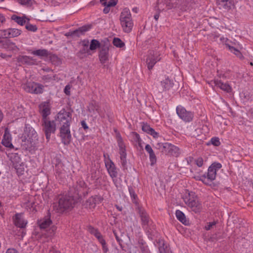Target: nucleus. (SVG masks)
Instances as JSON below:
<instances>
[{
	"instance_id": "1",
	"label": "nucleus",
	"mask_w": 253,
	"mask_h": 253,
	"mask_svg": "<svg viewBox=\"0 0 253 253\" xmlns=\"http://www.w3.org/2000/svg\"><path fill=\"white\" fill-rule=\"evenodd\" d=\"M22 145L26 148H30L37 143L38 134L35 130L31 126H25L24 131L21 136Z\"/></svg>"
},
{
	"instance_id": "2",
	"label": "nucleus",
	"mask_w": 253,
	"mask_h": 253,
	"mask_svg": "<svg viewBox=\"0 0 253 253\" xmlns=\"http://www.w3.org/2000/svg\"><path fill=\"white\" fill-rule=\"evenodd\" d=\"M182 198L185 203L193 211L195 212H198L200 211L202 208L201 205L194 192L186 190Z\"/></svg>"
},
{
	"instance_id": "3",
	"label": "nucleus",
	"mask_w": 253,
	"mask_h": 253,
	"mask_svg": "<svg viewBox=\"0 0 253 253\" xmlns=\"http://www.w3.org/2000/svg\"><path fill=\"white\" fill-rule=\"evenodd\" d=\"M120 21L124 31L129 32L131 31L133 22L130 11L128 8H126L123 9L121 14Z\"/></svg>"
},
{
	"instance_id": "4",
	"label": "nucleus",
	"mask_w": 253,
	"mask_h": 253,
	"mask_svg": "<svg viewBox=\"0 0 253 253\" xmlns=\"http://www.w3.org/2000/svg\"><path fill=\"white\" fill-rule=\"evenodd\" d=\"M77 202L70 196H62L59 199L58 203L59 212H62L65 210L72 208Z\"/></svg>"
},
{
	"instance_id": "5",
	"label": "nucleus",
	"mask_w": 253,
	"mask_h": 253,
	"mask_svg": "<svg viewBox=\"0 0 253 253\" xmlns=\"http://www.w3.org/2000/svg\"><path fill=\"white\" fill-rule=\"evenodd\" d=\"M55 119L59 122L60 126L70 125L72 122V114L65 109H62L56 115Z\"/></svg>"
},
{
	"instance_id": "6",
	"label": "nucleus",
	"mask_w": 253,
	"mask_h": 253,
	"mask_svg": "<svg viewBox=\"0 0 253 253\" xmlns=\"http://www.w3.org/2000/svg\"><path fill=\"white\" fill-rule=\"evenodd\" d=\"M43 130L45 133L46 139L49 141L51 134L55 133L56 125L54 121H50L45 118L42 125Z\"/></svg>"
},
{
	"instance_id": "7",
	"label": "nucleus",
	"mask_w": 253,
	"mask_h": 253,
	"mask_svg": "<svg viewBox=\"0 0 253 253\" xmlns=\"http://www.w3.org/2000/svg\"><path fill=\"white\" fill-rule=\"evenodd\" d=\"M70 126V125H66L60 126L59 128V136L62 142L65 145H68L72 139Z\"/></svg>"
},
{
	"instance_id": "8",
	"label": "nucleus",
	"mask_w": 253,
	"mask_h": 253,
	"mask_svg": "<svg viewBox=\"0 0 253 253\" xmlns=\"http://www.w3.org/2000/svg\"><path fill=\"white\" fill-rule=\"evenodd\" d=\"M22 88L27 92L32 93H41L43 92V86L34 82H28L22 84Z\"/></svg>"
},
{
	"instance_id": "9",
	"label": "nucleus",
	"mask_w": 253,
	"mask_h": 253,
	"mask_svg": "<svg viewBox=\"0 0 253 253\" xmlns=\"http://www.w3.org/2000/svg\"><path fill=\"white\" fill-rule=\"evenodd\" d=\"M176 113L179 117L185 122H189L192 121L193 115L191 112L187 111L182 106L176 107Z\"/></svg>"
},
{
	"instance_id": "10",
	"label": "nucleus",
	"mask_w": 253,
	"mask_h": 253,
	"mask_svg": "<svg viewBox=\"0 0 253 253\" xmlns=\"http://www.w3.org/2000/svg\"><path fill=\"white\" fill-rule=\"evenodd\" d=\"M160 60L159 54L155 51H150L146 58V64L149 70H151L155 64Z\"/></svg>"
},
{
	"instance_id": "11",
	"label": "nucleus",
	"mask_w": 253,
	"mask_h": 253,
	"mask_svg": "<svg viewBox=\"0 0 253 253\" xmlns=\"http://www.w3.org/2000/svg\"><path fill=\"white\" fill-rule=\"evenodd\" d=\"M105 166L114 183L116 186L118 187V183L117 182V172L114 163L109 159L106 160L105 161Z\"/></svg>"
},
{
	"instance_id": "12",
	"label": "nucleus",
	"mask_w": 253,
	"mask_h": 253,
	"mask_svg": "<svg viewBox=\"0 0 253 253\" xmlns=\"http://www.w3.org/2000/svg\"><path fill=\"white\" fill-rule=\"evenodd\" d=\"M221 168V164L219 163H213L208 169V178L210 181L215 179L216 175V172Z\"/></svg>"
},
{
	"instance_id": "13",
	"label": "nucleus",
	"mask_w": 253,
	"mask_h": 253,
	"mask_svg": "<svg viewBox=\"0 0 253 253\" xmlns=\"http://www.w3.org/2000/svg\"><path fill=\"white\" fill-rule=\"evenodd\" d=\"M40 113L42 114L43 118H46L47 116L50 114L51 104L49 101H44L39 105Z\"/></svg>"
},
{
	"instance_id": "14",
	"label": "nucleus",
	"mask_w": 253,
	"mask_h": 253,
	"mask_svg": "<svg viewBox=\"0 0 253 253\" xmlns=\"http://www.w3.org/2000/svg\"><path fill=\"white\" fill-rule=\"evenodd\" d=\"M2 144L6 147L10 149L14 147L12 144V137L7 128L5 129L3 138L1 141Z\"/></svg>"
},
{
	"instance_id": "15",
	"label": "nucleus",
	"mask_w": 253,
	"mask_h": 253,
	"mask_svg": "<svg viewBox=\"0 0 253 253\" xmlns=\"http://www.w3.org/2000/svg\"><path fill=\"white\" fill-rule=\"evenodd\" d=\"M2 47L13 51H17L18 49L15 43L11 42L7 40L0 39V48Z\"/></svg>"
},
{
	"instance_id": "16",
	"label": "nucleus",
	"mask_w": 253,
	"mask_h": 253,
	"mask_svg": "<svg viewBox=\"0 0 253 253\" xmlns=\"http://www.w3.org/2000/svg\"><path fill=\"white\" fill-rule=\"evenodd\" d=\"M92 234H94L95 236L97 238L99 242L102 246V250L104 253L108 252V249L106 245L104 240L103 239L101 235L99 233L96 229L92 228L90 231Z\"/></svg>"
},
{
	"instance_id": "17",
	"label": "nucleus",
	"mask_w": 253,
	"mask_h": 253,
	"mask_svg": "<svg viewBox=\"0 0 253 253\" xmlns=\"http://www.w3.org/2000/svg\"><path fill=\"white\" fill-rule=\"evenodd\" d=\"M119 146L120 154L121 163L124 167L126 164V153L125 146L124 143L122 142H119Z\"/></svg>"
},
{
	"instance_id": "18",
	"label": "nucleus",
	"mask_w": 253,
	"mask_h": 253,
	"mask_svg": "<svg viewBox=\"0 0 253 253\" xmlns=\"http://www.w3.org/2000/svg\"><path fill=\"white\" fill-rule=\"evenodd\" d=\"M102 5L105 6L103 11L108 13L110 11V7L114 6L117 4L116 0H99Z\"/></svg>"
},
{
	"instance_id": "19",
	"label": "nucleus",
	"mask_w": 253,
	"mask_h": 253,
	"mask_svg": "<svg viewBox=\"0 0 253 253\" xmlns=\"http://www.w3.org/2000/svg\"><path fill=\"white\" fill-rule=\"evenodd\" d=\"M13 219L15 225L20 228H24L27 223L23 218V214H15Z\"/></svg>"
},
{
	"instance_id": "20",
	"label": "nucleus",
	"mask_w": 253,
	"mask_h": 253,
	"mask_svg": "<svg viewBox=\"0 0 253 253\" xmlns=\"http://www.w3.org/2000/svg\"><path fill=\"white\" fill-rule=\"evenodd\" d=\"M102 200V198L98 196L90 197L86 202V206L90 209L94 208L96 204L101 202Z\"/></svg>"
},
{
	"instance_id": "21",
	"label": "nucleus",
	"mask_w": 253,
	"mask_h": 253,
	"mask_svg": "<svg viewBox=\"0 0 253 253\" xmlns=\"http://www.w3.org/2000/svg\"><path fill=\"white\" fill-rule=\"evenodd\" d=\"M156 246L158 248L160 253H172L163 239H159Z\"/></svg>"
},
{
	"instance_id": "22",
	"label": "nucleus",
	"mask_w": 253,
	"mask_h": 253,
	"mask_svg": "<svg viewBox=\"0 0 253 253\" xmlns=\"http://www.w3.org/2000/svg\"><path fill=\"white\" fill-rule=\"evenodd\" d=\"M163 147L165 149L168 150V153L170 155L177 156L179 154V149L177 147L173 145L170 143H165Z\"/></svg>"
},
{
	"instance_id": "23",
	"label": "nucleus",
	"mask_w": 253,
	"mask_h": 253,
	"mask_svg": "<svg viewBox=\"0 0 253 253\" xmlns=\"http://www.w3.org/2000/svg\"><path fill=\"white\" fill-rule=\"evenodd\" d=\"M220 39V41L223 43H224L225 44L227 48H228V49L231 52L234 53L237 56L239 57V58L242 57V55H241L240 51L238 49H237L235 48V47L231 46L228 44V41L227 39V38H224V37H221Z\"/></svg>"
},
{
	"instance_id": "24",
	"label": "nucleus",
	"mask_w": 253,
	"mask_h": 253,
	"mask_svg": "<svg viewBox=\"0 0 253 253\" xmlns=\"http://www.w3.org/2000/svg\"><path fill=\"white\" fill-rule=\"evenodd\" d=\"M38 224L41 229H46L51 224V221L48 216H46L38 221Z\"/></svg>"
},
{
	"instance_id": "25",
	"label": "nucleus",
	"mask_w": 253,
	"mask_h": 253,
	"mask_svg": "<svg viewBox=\"0 0 253 253\" xmlns=\"http://www.w3.org/2000/svg\"><path fill=\"white\" fill-rule=\"evenodd\" d=\"M161 84L163 90H169L172 87L173 81L170 80L168 77H166L161 81Z\"/></svg>"
},
{
	"instance_id": "26",
	"label": "nucleus",
	"mask_w": 253,
	"mask_h": 253,
	"mask_svg": "<svg viewBox=\"0 0 253 253\" xmlns=\"http://www.w3.org/2000/svg\"><path fill=\"white\" fill-rule=\"evenodd\" d=\"M23 206L27 209H30L31 211L35 210V204L33 203V198L32 197H28V199L26 200L23 203Z\"/></svg>"
},
{
	"instance_id": "27",
	"label": "nucleus",
	"mask_w": 253,
	"mask_h": 253,
	"mask_svg": "<svg viewBox=\"0 0 253 253\" xmlns=\"http://www.w3.org/2000/svg\"><path fill=\"white\" fill-rule=\"evenodd\" d=\"M11 19L14 20L15 22L17 23L18 24L20 25H23L25 24L27 21L29 20V18L26 17V16L20 17L16 15H13L11 16Z\"/></svg>"
},
{
	"instance_id": "28",
	"label": "nucleus",
	"mask_w": 253,
	"mask_h": 253,
	"mask_svg": "<svg viewBox=\"0 0 253 253\" xmlns=\"http://www.w3.org/2000/svg\"><path fill=\"white\" fill-rule=\"evenodd\" d=\"M218 5L220 8L229 9L232 7L233 4L232 0H221L218 3Z\"/></svg>"
},
{
	"instance_id": "29",
	"label": "nucleus",
	"mask_w": 253,
	"mask_h": 253,
	"mask_svg": "<svg viewBox=\"0 0 253 253\" xmlns=\"http://www.w3.org/2000/svg\"><path fill=\"white\" fill-rule=\"evenodd\" d=\"M214 83L217 87L220 88V89L224 91L229 92L231 90L230 86L228 84L223 83L220 81H215L214 82Z\"/></svg>"
},
{
	"instance_id": "30",
	"label": "nucleus",
	"mask_w": 253,
	"mask_h": 253,
	"mask_svg": "<svg viewBox=\"0 0 253 253\" xmlns=\"http://www.w3.org/2000/svg\"><path fill=\"white\" fill-rule=\"evenodd\" d=\"M18 60L22 63H26L28 64H34L36 61L31 57L27 56H22L18 58Z\"/></svg>"
},
{
	"instance_id": "31",
	"label": "nucleus",
	"mask_w": 253,
	"mask_h": 253,
	"mask_svg": "<svg viewBox=\"0 0 253 253\" xmlns=\"http://www.w3.org/2000/svg\"><path fill=\"white\" fill-rule=\"evenodd\" d=\"M175 215L177 219L182 223L186 224L188 223L184 214L181 211L176 210L175 211Z\"/></svg>"
},
{
	"instance_id": "32",
	"label": "nucleus",
	"mask_w": 253,
	"mask_h": 253,
	"mask_svg": "<svg viewBox=\"0 0 253 253\" xmlns=\"http://www.w3.org/2000/svg\"><path fill=\"white\" fill-rule=\"evenodd\" d=\"M33 55L39 56L40 57H43L47 55V51L45 49H39L36 50H33L31 52Z\"/></svg>"
},
{
	"instance_id": "33",
	"label": "nucleus",
	"mask_w": 253,
	"mask_h": 253,
	"mask_svg": "<svg viewBox=\"0 0 253 253\" xmlns=\"http://www.w3.org/2000/svg\"><path fill=\"white\" fill-rule=\"evenodd\" d=\"M99 59L101 62L103 64L106 62L108 60V53L105 50H102L100 52Z\"/></svg>"
},
{
	"instance_id": "34",
	"label": "nucleus",
	"mask_w": 253,
	"mask_h": 253,
	"mask_svg": "<svg viewBox=\"0 0 253 253\" xmlns=\"http://www.w3.org/2000/svg\"><path fill=\"white\" fill-rule=\"evenodd\" d=\"M141 219L143 225H147L149 222V218L147 213L144 211H141L140 213Z\"/></svg>"
},
{
	"instance_id": "35",
	"label": "nucleus",
	"mask_w": 253,
	"mask_h": 253,
	"mask_svg": "<svg viewBox=\"0 0 253 253\" xmlns=\"http://www.w3.org/2000/svg\"><path fill=\"white\" fill-rule=\"evenodd\" d=\"M90 29V26L89 25H85L79 28L75 32V33L76 35L80 36V35L84 34L85 32L88 31Z\"/></svg>"
},
{
	"instance_id": "36",
	"label": "nucleus",
	"mask_w": 253,
	"mask_h": 253,
	"mask_svg": "<svg viewBox=\"0 0 253 253\" xmlns=\"http://www.w3.org/2000/svg\"><path fill=\"white\" fill-rule=\"evenodd\" d=\"M113 43L114 46L118 48H123L125 46V43L119 38H115Z\"/></svg>"
},
{
	"instance_id": "37",
	"label": "nucleus",
	"mask_w": 253,
	"mask_h": 253,
	"mask_svg": "<svg viewBox=\"0 0 253 253\" xmlns=\"http://www.w3.org/2000/svg\"><path fill=\"white\" fill-rule=\"evenodd\" d=\"M15 168L19 175H22L25 169V167L23 163L15 165Z\"/></svg>"
},
{
	"instance_id": "38",
	"label": "nucleus",
	"mask_w": 253,
	"mask_h": 253,
	"mask_svg": "<svg viewBox=\"0 0 253 253\" xmlns=\"http://www.w3.org/2000/svg\"><path fill=\"white\" fill-rule=\"evenodd\" d=\"M10 38L16 37L21 34V31L17 29H9Z\"/></svg>"
},
{
	"instance_id": "39",
	"label": "nucleus",
	"mask_w": 253,
	"mask_h": 253,
	"mask_svg": "<svg viewBox=\"0 0 253 253\" xmlns=\"http://www.w3.org/2000/svg\"><path fill=\"white\" fill-rule=\"evenodd\" d=\"M100 43L99 42L96 40H92L91 41L89 49L91 50H94L97 49L98 47H99Z\"/></svg>"
},
{
	"instance_id": "40",
	"label": "nucleus",
	"mask_w": 253,
	"mask_h": 253,
	"mask_svg": "<svg viewBox=\"0 0 253 253\" xmlns=\"http://www.w3.org/2000/svg\"><path fill=\"white\" fill-rule=\"evenodd\" d=\"M88 110L89 112V115L91 116H94L97 112L96 107L94 106L93 105H90L88 106Z\"/></svg>"
},
{
	"instance_id": "41",
	"label": "nucleus",
	"mask_w": 253,
	"mask_h": 253,
	"mask_svg": "<svg viewBox=\"0 0 253 253\" xmlns=\"http://www.w3.org/2000/svg\"><path fill=\"white\" fill-rule=\"evenodd\" d=\"M9 33V29L6 30H0V37H1L3 39L10 38Z\"/></svg>"
},
{
	"instance_id": "42",
	"label": "nucleus",
	"mask_w": 253,
	"mask_h": 253,
	"mask_svg": "<svg viewBox=\"0 0 253 253\" xmlns=\"http://www.w3.org/2000/svg\"><path fill=\"white\" fill-rule=\"evenodd\" d=\"M142 129L143 131L150 134L153 128H151L149 125L147 124H144L142 126Z\"/></svg>"
},
{
	"instance_id": "43",
	"label": "nucleus",
	"mask_w": 253,
	"mask_h": 253,
	"mask_svg": "<svg viewBox=\"0 0 253 253\" xmlns=\"http://www.w3.org/2000/svg\"><path fill=\"white\" fill-rule=\"evenodd\" d=\"M211 143L214 146H219L220 144L219 139L217 137H213L211 139Z\"/></svg>"
},
{
	"instance_id": "44",
	"label": "nucleus",
	"mask_w": 253,
	"mask_h": 253,
	"mask_svg": "<svg viewBox=\"0 0 253 253\" xmlns=\"http://www.w3.org/2000/svg\"><path fill=\"white\" fill-rule=\"evenodd\" d=\"M26 28L27 30L35 32L37 30L36 26L34 25L28 24L26 26Z\"/></svg>"
},
{
	"instance_id": "45",
	"label": "nucleus",
	"mask_w": 253,
	"mask_h": 253,
	"mask_svg": "<svg viewBox=\"0 0 253 253\" xmlns=\"http://www.w3.org/2000/svg\"><path fill=\"white\" fill-rule=\"evenodd\" d=\"M19 2L23 5H31L32 4V0H19Z\"/></svg>"
},
{
	"instance_id": "46",
	"label": "nucleus",
	"mask_w": 253,
	"mask_h": 253,
	"mask_svg": "<svg viewBox=\"0 0 253 253\" xmlns=\"http://www.w3.org/2000/svg\"><path fill=\"white\" fill-rule=\"evenodd\" d=\"M149 158L151 165H154L156 162V158L154 153L149 154Z\"/></svg>"
},
{
	"instance_id": "47",
	"label": "nucleus",
	"mask_w": 253,
	"mask_h": 253,
	"mask_svg": "<svg viewBox=\"0 0 253 253\" xmlns=\"http://www.w3.org/2000/svg\"><path fill=\"white\" fill-rule=\"evenodd\" d=\"M216 223V222L214 221L212 222H209L207 225L205 226V229L207 230H210L213 226Z\"/></svg>"
},
{
	"instance_id": "48",
	"label": "nucleus",
	"mask_w": 253,
	"mask_h": 253,
	"mask_svg": "<svg viewBox=\"0 0 253 253\" xmlns=\"http://www.w3.org/2000/svg\"><path fill=\"white\" fill-rule=\"evenodd\" d=\"M195 163L198 167H202L203 164V160L201 157L198 158L195 160Z\"/></svg>"
},
{
	"instance_id": "49",
	"label": "nucleus",
	"mask_w": 253,
	"mask_h": 253,
	"mask_svg": "<svg viewBox=\"0 0 253 253\" xmlns=\"http://www.w3.org/2000/svg\"><path fill=\"white\" fill-rule=\"evenodd\" d=\"M145 150L149 154L154 153L151 147L149 144H147L145 146Z\"/></svg>"
},
{
	"instance_id": "50",
	"label": "nucleus",
	"mask_w": 253,
	"mask_h": 253,
	"mask_svg": "<svg viewBox=\"0 0 253 253\" xmlns=\"http://www.w3.org/2000/svg\"><path fill=\"white\" fill-rule=\"evenodd\" d=\"M71 86L70 85H67L64 88V92L67 95H70V89Z\"/></svg>"
},
{
	"instance_id": "51",
	"label": "nucleus",
	"mask_w": 253,
	"mask_h": 253,
	"mask_svg": "<svg viewBox=\"0 0 253 253\" xmlns=\"http://www.w3.org/2000/svg\"><path fill=\"white\" fill-rule=\"evenodd\" d=\"M5 18L4 15L0 13V27L2 25V24L5 22Z\"/></svg>"
},
{
	"instance_id": "52",
	"label": "nucleus",
	"mask_w": 253,
	"mask_h": 253,
	"mask_svg": "<svg viewBox=\"0 0 253 253\" xmlns=\"http://www.w3.org/2000/svg\"><path fill=\"white\" fill-rule=\"evenodd\" d=\"M150 134L153 136L154 138H158L159 136V134L153 129H152V131L150 132Z\"/></svg>"
},
{
	"instance_id": "53",
	"label": "nucleus",
	"mask_w": 253,
	"mask_h": 253,
	"mask_svg": "<svg viewBox=\"0 0 253 253\" xmlns=\"http://www.w3.org/2000/svg\"><path fill=\"white\" fill-rule=\"evenodd\" d=\"M129 193H130V195L131 198L133 199V200H134V202L136 203V201H135V197H136V195L135 194L134 192L131 190H129Z\"/></svg>"
},
{
	"instance_id": "54",
	"label": "nucleus",
	"mask_w": 253,
	"mask_h": 253,
	"mask_svg": "<svg viewBox=\"0 0 253 253\" xmlns=\"http://www.w3.org/2000/svg\"><path fill=\"white\" fill-rule=\"evenodd\" d=\"M5 253H18V252L14 249H8Z\"/></svg>"
},
{
	"instance_id": "55",
	"label": "nucleus",
	"mask_w": 253,
	"mask_h": 253,
	"mask_svg": "<svg viewBox=\"0 0 253 253\" xmlns=\"http://www.w3.org/2000/svg\"><path fill=\"white\" fill-rule=\"evenodd\" d=\"M81 125H82V127L84 129H87L88 128V126L87 125V124H86V123L84 122V121H82L81 122Z\"/></svg>"
},
{
	"instance_id": "56",
	"label": "nucleus",
	"mask_w": 253,
	"mask_h": 253,
	"mask_svg": "<svg viewBox=\"0 0 253 253\" xmlns=\"http://www.w3.org/2000/svg\"><path fill=\"white\" fill-rule=\"evenodd\" d=\"M48 253H60L59 252L55 250L54 248L50 249Z\"/></svg>"
},
{
	"instance_id": "57",
	"label": "nucleus",
	"mask_w": 253,
	"mask_h": 253,
	"mask_svg": "<svg viewBox=\"0 0 253 253\" xmlns=\"http://www.w3.org/2000/svg\"><path fill=\"white\" fill-rule=\"evenodd\" d=\"M43 79L45 81V82H48V81H49L50 80L52 79V77L51 76H50V77H48V76H44L43 78Z\"/></svg>"
},
{
	"instance_id": "58",
	"label": "nucleus",
	"mask_w": 253,
	"mask_h": 253,
	"mask_svg": "<svg viewBox=\"0 0 253 253\" xmlns=\"http://www.w3.org/2000/svg\"><path fill=\"white\" fill-rule=\"evenodd\" d=\"M55 230H56L55 227L52 226L50 228V230H50V235H51L54 233V232L55 231Z\"/></svg>"
},
{
	"instance_id": "59",
	"label": "nucleus",
	"mask_w": 253,
	"mask_h": 253,
	"mask_svg": "<svg viewBox=\"0 0 253 253\" xmlns=\"http://www.w3.org/2000/svg\"><path fill=\"white\" fill-rule=\"evenodd\" d=\"M201 180H202L203 182L206 184H209V182L206 179V177H203V178L201 179Z\"/></svg>"
},
{
	"instance_id": "60",
	"label": "nucleus",
	"mask_w": 253,
	"mask_h": 253,
	"mask_svg": "<svg viewBox=\"0 0 253 253\" xmlns=\"http://www.w3.org/2000/svg\"><path fill=\"white\" fill-rule=\"evenodd\" d=\"M2 118H3V116H2L1 111L0 110V122L1 121Z\"/></svg>"
},
{
	"instance_id": "61",
	"label": "nucleus",
	"mask_w": 253,
	"mask_h": 253,
	"mask_svg": "<svg viewBox=\"0 0 253 253\" xmlns=\"http://www.w3.org/2000/svg\"><path fill=\"white\" fill-rule=\"evenodd\" d=\"M154 18H155L156 20H157L158 19V18H159V15H155L154 16Z\"/></svg>"
},
{
	"instance_id": "62",
	"label": "nucleus",
	"mask_w": 253,
	"mask_h": 253,
	"mask_svg": "<svg viewBox=\"0 0 253 253\" xmlns=\"http://www.w3.org/2000/svg\"><path fill=\"white\" fill-rule=\"evenodd\" d=\"M2 58H5L6 57V56L5 54H1L0 55Z\"/></svg>"
},
{
	"instance_id": "63",
	"label": "nucleus",
	"mask_w": 253,
	"mask_h": 253,
	"mask_svg": "<svg viewBox=\"0 0 253 253\" xmlns=\"http://www.w3.org/2000/svg\"><path fill=\"white\" fill-rule=\"evenodd\" d=\"M44 70H45L46 71H49V69H43Z\"/></svg>"
},
{
	"instance_id": "64",
	"label": "nucleus",
	"mask_w": 253,
	"mask_h": 253,
	"mask_svg": "<svg viewBox=\"0 0 253 253\" xmlns=\"http://www.w3.org/2000/svg\"><path fill=\"white\" fill-rule=\"evenodd\" d=\"M117 208H118V209H119V211H120L122 210V209H121V208H119V207H117Z\"/></svg>"
}]
</instances>
